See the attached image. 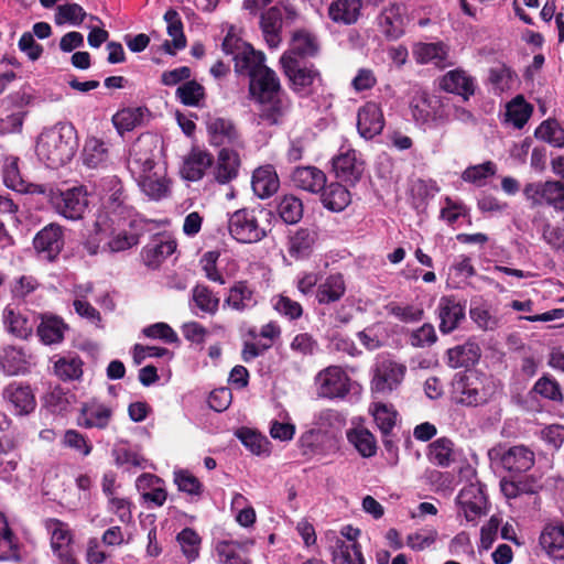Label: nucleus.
<instances>
[{"label": "nucleus", "instance_id": "24", "mask_svg": "<svg viewBox=\"0 0 564 564\" xmlns=\"http://www.w3.org/2000/svg\"><path fill=\"white\" fill-rule=\"evenodd\" d=\"M327 536L330 541L329 550L333 564H366L359 543L348 544L334 532Z\"/></svg>", "mask_w": 564, "mask_h": 564}, {"label": "nucleus", "instance_id": "34", "mask_svg": "<svg viewBox=\"0 0 564 564\" xmlns=\"http://www.w3.org/2000/svg\"><path fill=\"white\" fill-rule=\"evenodd\" d=\"M361 0H333L328 7L329 19L338 24H355L361 12Z\"/></svg>", "mask_w": 564, "mask_h": 564}, {"label": "nucleus", "instance_id": "9", "mask_svg": "<svg viewBox=\"0 0 564 564\" xmlns=\"http://www.w3.org/2000/svg\"><path fill=\"white\" fill-rule=\"evenodd\" d=\"M317 394L327 399H344L350 390L349 377L338 366L319 371L315 378Z\"/></svg>", "mask_w": 564, "mask_h": 564}, {"label": "nucleus", "instance_id": "3", "mask_svg": "<svg viewBox=\"0 0 564 564\" xmlns=\"http://www.w3.org/2000/svg\"><path fill=\"white\" fill-rule=\"evenodd\" d=\"M280 64L288 78L290 89L300 98H307L323 82L319 69L313 63H305L290 54H282Z\"/></svg>", "mask_w": 564, "mask_h": 564}, {"label": "nucleus", "instance_id": "23", "mask_svg": "<svg viewBox=\"0 0 564 564\" xmlns=\"http://www.w3.org/2000/svg\"><path fill=\"white\" fill-rule=\"evenodd\" d=\"M291 181L294 187L308 192L311 194H319L327 182L326 174L316 166H297L291 174Z\"/></svg>", "mask_w": 564, "mask_h": 564}, {"label": "nucleus", "instance_id": "50", "mask_svg": "<svg viewBox=\"0 0 564 564\" xmlns=\"http://www.w3.org/2000/svg\"><path fill=\"white\" fill-rule=\"evenodd\" d=\"M371 413L381 435H391L398 417V412L393 406L383 402H375Z\"/></svg>", "mask_w": 564, "mask_h": 564}, {"label": "nucleus", "instance_id": "8", "mask_svg": "<svg viewBox=\"0 0 564 564\" xmlns=\"http://www.w3.org/2000/svg\"><path fill=\"white\" fill-rule=\"evenodd\" d=\"M51 203L56 213L70 220L82 219L88 207L87 193L82 186L54 193Z\"/></svg>", "mask_w": 564, "mask_h": 564}, {"label": "nucleus", "instance_id": "10", "mask_svg": "<svg viewBox=\"0 0 564 564\" xmlns=\"http://www.w3.org/2000/svg\"><path fill=\"white\" fill-rule=\"evenodd\" d=\"M456 501L467 521H476L487 512V497L479 481L465 485Z\"/></svg>", "mask_w": 564, "mask_h": 564}, {"label": "nucleus", "instance_id": "2", "mask_svg": "<svg viewBox=\"0 0 564 564\" xmlns=\"http://www.w3.org/2000/svg\"><path fill=\"white\" fill-rule=\"evenodd\" d=\"M76 149L75 128L72 124L57 123L40 134L36 155L47 167L58 169L73 159Z\"/></svg>", "mask_w": 564, "mask_h": 564}, {"label": "nucleus", "instance_id": "28", "mask_svg": "<svg viewBox=\"0 0 564 564\" xmlns=\"http://www.w3.org/2000/svg\"><path fill=\"white\" fill-rule=\"evenodd\" d=\"M539 544L550 557L564 560V524H545L540 533Z\"/></svg>", "mask_w": 564, "mask_h": 564}, {"label": "nucleus", "instance_id": "39", "mask_svg": "<svg viewBox=\"0 0 564 564\" xmlns=\"http://www.w3.org/2000/svg\"><path fill=\"white\" fill-rule=\"evenodd\" d=\"M413 54L419 64L432 63L437 67H444L448 56V48L443 42L419 43Z\"/></svg>", "mask_w": 564, "mask_h": 564}, {"label": "nucleus", "instance_id": "53", "mask_svg": "<svg viewBox=\"0 0 564 564\" xmlns=\"http://www.w3.org/2000/svg\"><path fill=\"white\" fill-rule=\"evenodd\" d=\"M83 360L79 356H65L54 364L55 375L63 381L77 380L83 376Z\"/></svg>", "mask_w": 564, "mask_h": 564}, {"label": "nucleus", "instance_id": "63", "mask_svg": "<svg viewBox=\"0 0 564 564\" xmlns=\"http://www.w3.org/2000/svg\"><path fill=\"white\" fill-rule=\"evenodd\" d=\"M273 307L279 314L290 321L299 319L303 315L302 305L297 301H294L284 294H280L274 297Z\"/></svg>", "mask_w": 564, "mask_h": 564}, {"label": "nucleus", "instance_id": "19", "mask_svg": "<svg viewBox=\"0 0 564 564\" xmlns=\"http://www.w3.org/2000/svg\"><path fill=\"white\" fill-rule=\"evenodd\" d=\"M333 169L336 177L344 183L355 185L364 173V162L358 158L356 150H348L333 159Z\"/></svg>", "mask_w": 564, "mask_h": 564}, {"label": "nucleus", "instance_id": "57", "mask_svg": "<svg viewBox=\"0 0 564 564\" xmlns=\"http://www.w3.org/2000/svg\"><path fill=\"white\" fill-rule=\"evenodd\" d=\"M72 399H74L73 394L61 387H55L44 397V405L53 414H64L69 410Z\"/></svg>", "mask_w": 564, "mask_h": 564}, {"label": "nucleus", "instance_id": "11", "mask_svg": "<svg viewBox=\"0 0 564 564\" xmlns=\"http://www.w3.org/2000/svg\"><path fill=\"white\" fill-rule=\"evenodd\" d=\"M437 316L440 318V332L451 334L457 329L466 317V301L459 300L456 295H443L437 304Z\"/></svg>", "mask_w": 564, "mask_h": 564}, {"label": "nucleus", "instance_id": "20", "mask_svg": "<svg viewBox=\"0 0 564 564\" xmlns=\"http://www.w3.org/2000/svg\"><path fill=\"white\" fill-rule=\"evenodd\" d=\"M384 127L381 108L376 102H367L358 110L357 129L366 140L380 134Z\"/></svg>", "mask_w": 564, "mask_h": 564}, {"label": "nucleus", "instance_id": "17", "mask_svg": "<svg viewBox=\"0 0 564 564\" xmlns=\"http://www.w3.org/2000/svg\"><path fill=\"white\" fill-rule=\"evenodd\" d=\"M113 410L97 400H90L83 403L78 416L77 424L84 429L105 430L112 420Z\"/></svg>", "mask_w": 564, "mask_h": 564}, {"label": "nucleus", "instance_id": "26", "mask_svg": "<svg viewBox=\"0 0 564 564\" xmlns=\"http://www.w3.org/2000/svg\"><path fill=\"white\" fill-rule=\"evenodd\" d=\"M257 304L256 291L246 280L235 282L224 301V306L240 313L256 307Z\"/></svg>", "mask_w": 564, "mask_h": 564}, {"label": "nucleus", "instance_id": "4", "mask_svg": "<svg viewBox=\"0 0 564 564\" xmlns=\"http://www.w3.org/2000/svg\"><path fill=\"white\" fill-rule=\"evenodd\" d=\"M265 214L263 208L243 207L228 215L227 228L230 237L239 243H256L268 236L260 223Z\"/></svg>", "mask_w": 564, "mask_h": 564}, {"label": "nucleus", "instance_id": "46", "mask_svg": "<svg viewBox=\"0 0 564 564\" xmlns=\"http://www.w3.org/2000/svg\"><path fill=\"white\" fill-rule=\"evenodd\" d=\"M533 113V106L522 95H517L506 106L507 121L514 128L522 129Z\"/></svg>", "mask_w": 564, "mask_h": 564}, {"label": "nucleus", "instance_id": "47", "mask_svg": "<svg viewBox=\"0 0 564 564\" xmlns=\"http://www.w3.org/2000/svg\"><path fill=\"white\" fill-rule=\"evenodd\" d=\"M347 440L364 458L375 456L377 453V440L375 435L365 427L348 431Z\"/></svg>", "mask_w": 564, "mask_h": 564}, {"label": "nucleus", "instance_id": "27", "mask_svg": "<svg viewBox=\"0 0 564 564\" xmlns=\"http://www.w3.org/2000/svg\"><path fill=\"white\" fill-rule=\"evenodd\" d=\"M149 221L147 219L134 217L129 221L130 230H122L117 234L109 242L108 246L111 251L119 252L124 251L133 246H137L140 241V237L148 231Z\"/></svg>", "mask_w": 564, "mask_h": 564}, {"label": "nucleus", "instance_id": "61", "mask_svg": "<svg viewBox=\"0 0 564 564\" xmlns=\"http://www.w3.org/2000/svg\"><path fill=\"white\" fill-rule=\"evenodd\" d=\"M140 186L151 199L159 200L166 196L169 188L163 178L154 177L149 173H141Z\"/></svg>", "mask_w": 564, "mask_h": 564}, {"label": "nucleus", "instance_id": "44", "mask_svg": "<svg viewBox=\"0 0 564 564\" xmlns=\"http://www.w3.org/2000/svg\"><path fill=\"white\" fill-rule=\"evenodd\" d=\"M531 395H539L544 400L551 401L556 404L564 403V393L560 382L550 373H544L540 377L530 392Z\"/></svg>", "mask_w": 564, "mask_h": 564}, {"label": "nucleus", "instance_id": "48", "mask_svg": "<svg viewBox=\"0 0 564 564\" xmlns=\"http://www.w3.org/2000/svg\"><path fill=\"white\" fill-rule=\"evenodd\" d=\"M109 161V149L100 139L90 138L84 147V163L91 169L107 165Z\"/></svg>", "mask_w": 564, "mask_h": 564}, {"label": "nucleus", "instance_id": "6", "mask_svg": "<svg viewBox=\"0 0 564 564\" xmlns=\"http://www.w3.org/2000/svg\"><path fill=\"white\" fill-rule=\"evenodd\" d=\"M406 366L391 358H382L376 364L370 381V390L376 399L388 398L404 380Z\"/></svg>", "mask_w": 564, "mask_h": 564}, {"label": "nucleus", "instance_id": "15", "mask_svg": "<svg viewBox=\"0 0 564 564\" xmlns=\"http://www.w3.org/2000/svg\"><path fill=\"white\" fill-rule=\"evenodd\" d=\"M100 189L107 197L106 207L112 213L131 216L133 208L128 204L122 181L117 175H110L100 180Z\"/></svg>", "mask_w": 564, "mask_h": 564}, {"label": "nucleus", "instance_id": "14", "mask_svg": "<svg viewBox=\"0 0 564 564\" xmlns=\"http://www.w3.org/2000/svg\"><path fill=\"white\" fill-rule=\"evenodd\" d=\"M2 397L17 415H28L36 406L35 395L29 384L13 381L3 389Z\"/></svg>", "mask_w": 564, "mask_h": 564}, {"label": "nucleus", "instance_id": "56", "mask_svg": "<svg viewBox=\"0 0 564 564\" xmlns=\"http://www.w3.org/2000/svg\"><path fill=\"white\" fill-rule=\"evenodd\" d=\"M175 95L184 106L188 107H198L206 97L205 87L196 80L183 83L177 87Z\"/></svg>", "mask_w": 564, "mask_h": 564}, {"label": "nucleus", "instance_id": "31", "mask_svg": "<svg viewBox=\"0 0 564 564\" xmlns=\"http://www.w3.org/2000/svg\"><path fill=\"white\" fill-rule=\"evenodd\" d=\"M253 193L261 199L269 198L280 187V181L274 167L270 164L254 170L251 180Z\"/></svg>", "mask_w": 564, "mask_h": 564}, {"label": "nucleus", "instance_id": "51", "mask_svg": "<svg viewBox=\"0 0 564 564\" xmlns=\"http://www.w3.org/2000/svg\"><path fill=\"white\" fill-rule=\"evenodd\" d=\"M276 212L285 224L294 225L303 217V203L294 195H284L278 204Z\"/></svg>", "mask_w": 564, "mask_h": 564}, {"label": "nucleus", "instance_id": "35", "mask_svg": "<svg viewBox=\"0 0 564 564\" xmlns=\"http://www.w3.org/2000/svg\"><path fill=\"white\" fill-rule=\"evenodd\" d=\"M28 368V360L21 347L6 345L0 348V370L7 376L23 373Z\"/></svg>", "mask_w": 564, "mask_h": 564}, {"label": "nucleus", "instance_id": "25", "mask_svg": "<svg viewBox=\"0 0 564 564\" xmlns=\"http://www.w3.org/2000/svg\"><path fill=\"white\" fill-rule=\"evenodd\" d=\"M259 25L267 44L271 47H278L281 42L283 28L282 10L278 6L269 7L260 13Z\"/></svg>", "mask_w": 564, "mask_h": 564}, {"label": "nucleus", "instance_id": "36", "mask_svg": "<svg viewBox=\"0 0 564 564\" xmlns=\"http://www.w3.org/2000/svg\"><path fill=\"white\" fill-rule=\"evenodd\" d=\"M4 322L8 330L15 337L26 339L32 335L36 317L33 313L24 314L8 306L4 310Z\"/></svg>", "mask_w": 564, "mask_h": 564}, {"label": "nucleus", "instance_id": "29", "mask_svg": "<svg viewBox=\"0 0 564 564\" xmlns=\"http://www.w3.org/2000/svg\"><path fill=\"white\" fill-rule=\"evenodd\" d=\"M241 160L238 152L230 148H221L217 155L214 171L215 180L219 184H227L238 176Z\"/></svg>", "mask_w": 564, "mask_h": 564}, {"label": "nucleus", "instance_id": "30", "mask_svg": "<svg viewBox=\"0 0 564 564\" xmlns=\"http://www.w3.org/2000/svg\"><path fill=\"white\" fill-rule=\"evenodd\" d=\"M137 490L145 501H150L158 507L164 505L167 492L164 487V480L160 477L144 473L135 480Z\"/></svg>", "mask_w": 564, "mask_h": 564}, {"label": "nucleus", "instance_id": "64", "mask_svg": "<svg viewBox=\"0 0 564 564\" xmlns=\"http://www.w3.org/2000/svg\"><path fill=\"white\" fill-rule=\"evenodd\" d=\"M410 108L415 121L424 123L431 118L432 98L426 91H419L413 97Z\"/></svg>", "mask_w": 564, "mask_h": 564}, {"label": "nucleus", "instance_id": "49", "mask_svg": "<svg viewBox=\"0 0 564 564\" xmlns=\"http://www.w3.org/2000/svg\"><path fill=\"white\" fill-rule=\"evenodd\" d=\"M173 481L178 491L184 492L192 498H200L204 492V486L200 480L187 469H175L173 473Z\"/></svg>", "mask_w": 564, "mask_h": 564}, {"label": "nucleus", "instance_id": "1", "mask_svg": "<svg viewBox=\"0 0 564 564\" xmlns=\"http://www.w3.org/2000/svg\"><path fill=\"white\" fill-rule=\"evenodd\" d=\"M249 96L258 106L259 119L268 126L282 124L292 107L279 76L270 67L262 68L249 78Z\"/></svg>", "mask_w": 564, "mask_h": 564}, {"label": "nucleus", "instance_id": "32", "mask_svg": "<svg viewBox=\"0 0 564 564\" xmlns=\"http://www.w3.org/2000/svg\"><path fill=\"white\" fill-rule=\"evenodd\" d=\"M317 240V232L312 228L301 227L289 237L288 251L295 260L308 258Z\"/></svg>", "mask_w": 564, "mask_h": 564}, {"label": "nucleus", "instance_id": "42", "mask_svg": "<svg viewBox=\"0 0 564 564\" xmlns=\"http://www.w3.org/2000/svg\"><path fill=\"white\" fill-rule=\"evenodd\" d=\"M480 349L475 343H465L447 350V365L451 368H468L480 357Z\"/></svg>", "mask_w": 564, "mask_h": 564}, {"label": "nucleus", "instance_id": "21", "mask_svg": "<svg viewBox=\"0 0 564 564\" xmlns=\"http://www.w3.org/2000/svg\"><path fill=\"white\" fill-rule=\"evenodd\" d=\"M214 162L215 159L212 153L194 147L184 159L181 170L182 176L187 181L197 182L204 177L205 172L213 166Z\"/></svg>", "mask_w": 564, "mask_h": 564}, {"label": "nucleus", "instance_id": "54", "mask_svg": "<svg viewBox=\"0 0 564 564\" xmlns=\"http://www.w3.org/2000/svg\"><path fill=\"white\" fill-rule=\"evenodd\" d=\"M46 529L51 534V546L54 553L70 547L72 534L64 522L57 519H50L46 521Z\"/></svg>", "mask_w": 564, "mask_h": 564}, {"label": "nucleus", "instance_id": "16", "mask_svg": "<svg viewBox=\"0 0 564 564\" xmlns=\"http://www.w3.org/2000/svg\"><path fill=\"white\" fill-rule=\"evenodd\" d=\"M405 11L404 4L392 2L380 12L378 24L388 41H395L403 36L405 32Z\"/></svg>", "mask_w": 564, "mask_h": 564}, {"label": "nucleus", "instance_id": "33", "mask_svg": "<svg viewBox=\"0 0 564 564\" xmlns=\"http://www.w3.org/2000/svg\"><path fill=\"white\" fill-rule=\"evenodd\" d=\"M177 243L174 239L158 237L143 247L141 256L148 267H158L176 250Z\"/></svg>", "mask_w": 564, "mask_h": 564}, {"label": "nucleus", "instance_id": "12", "mask_svg": "<svg viewBox=\"0 0 564 564\" xmlns=\"http://www.w3.org/2000/svg\"><path fill=\"white\" fill-rule=\"evenodd\" d=\"M206 129L209 143L214 147H242L241 135L232 120L208 116Z\"/></svg>", "mask_w": 564, "mask_h": 564}, {"label": "nucleus", "instance_id": "22", "mask_svg": "<svg viewBox=\"0 0 564 564\" xmlns=\"http://www.w3.org/2000/svg\"><path fill=\"white\" fill-rule=\"evenodd\" d=\"M440 86L447 93L460 96L464 101L469 100L476 91L475 78L460 68L447 72L442 77Z\"/></svg>", "mask_w": 564, "mask_h": 564}, {"label": "nucleus", "instance_id": "59", "mask_svg": "<svg viewBox=\"0 0 564 564\" xmlns=\"http://www.w3.org/2000/svg\"><path fill=\"white\" fill-rule=\"evenodd\" d=\"M167 23V34L172 37V44L175 50L186 47L187 41L183 31V22L177 11L170 9L164 14Z\"/></svg>", "mask_w": 564, "mask_h": 564}, {"label": "nucleus", "instance_id": "45", "mask_svg": "<svg viewBox=\"0 0 564 564\" xmlns=\"http://www.w3.org/2000/svg\"><path fill=\"white\" fill-rule=\"evenodd\" d=\"M65 329L67 325L61 317L43 315L37 326V335L45 345L57 344L64 339Z\"/></svg>", "mask_w": 564, "mask_h": 564}, {"label": "nucleus", "instance_id": "52", "mask_svg": "<svg viewBox=\"0 0 564 564\" xmlns=\"http://www.w3.org/2000/svg\"><path fill=\"white\" fill-rule=\"evenodd\" d=\"M147 108H123L112 117V123L120 133L131 131L141 124Z\"/></svg>", "mask_w": 564, "mask_h": 564}, {"label": "nucleus", "instance_id": "38", "mask_svg": "<svg viewBox=\"0 0 564 564\" xmlns=\"http://www.w3.org/2000/svg\"><path fill=\"white\" fill-rule=\"evenodd\" d=\"M319 44L316 36L306 31L297 30L292 35L291 48L283 54H290L295 58L315 57L318 54Z\"/></svg>", "mask_w": 564, "mask_h": 564}, {"label": "nucleus", "instance_id": "13", "mask_svg": "<svg viewBox=\"0 0 564 564\" xmlns=\"http://www.w3.org/2000/svg\"><path fill=\"white\" fill-rule=\"evenodd\" d=\"M158 140L152 134H141L132 143L129 164L140 173H150L155 166V150Z\"/></svg>", "mask_w": 564, "mask_h": 564}, {"label": "nucleus", "instance_id": "41", "mask_svg": "<svg viewBox=\"0 0 564 564\" xmlns=\"http://www.w3.org/2000/svg\"><path fill=\"white\" fill-rule=\"evenodd\" d=\"M345 292L346 284L343 274H330L318 284L316 300L319 304L335 303L344 296Z\"/></svg>", "mask_w": 564, "mask_h": 564}, {"label": "nucleus", "instance_id": "58", "mask_svg": "<svg viewBox=\"0 0 564 564\" xmlns=\"http://www.w3.org/2000/svg\"><path fill=\"white\" fill-rule=\"evenodd\" d=\"M237 437L253 455H261L267 452L269 440L249 427H241L236 432Z\"/></svg>", "mask_w": 564, "mask_h": 564}, {"label": "nucleus", "instance_id": "40", "mask_svg": "<svg viewBox=\"0 0 564 564\" xmlns=\"http://www.w3.org/2000/svg\"><path fill=\"white\" fill-rule=\"evenodd\" d=\"M323 206L332 212L344 210L351 200L349 191L341 183L325 184L321 192Z\"/></svg>", "mask_w": 564, "mask_h": 564}, {"label": "nucleus", "instance_id": "18", "mask_svg": "<svg viewBox=\"0 0 564 564\" xmlns=\"http://www.w3.org/2000/svg\"><path fill=\"white\" fill-rule=\"evenodd\" d=\"M33 245L37 252L43 253L47 260L54 261L64 247L62 227L57 224H48L35 235Z\"/></svg>", "mask_w": 564, "mask_h": 564}, {"label": "nucleus", "instance_id": "55", "mask_svg": "<svg viewBox=\"0 0 564 564\" xmlns=\"http://www.w3.org/2000/svg\"><path fill=\"white\" fill-rule=\"evenodd\" d=\"M534 135L555 148L564 147V129L555 119L544 120L535 129Z\"/></svg>", "mask_w": 564, "mask_h": 564}, {"label": "nucleus", "instance_id": "5", "mask_svg": "<svg viewBox=\"0 0 564 564\" xmlns=\"http://www.w3.org/2000/svg\"><path fill=\"white\" fill-rule=\"evenodd\" d=\"M452 388L456 403L462 405L477 406L487 403L491 398L484 378L474 371L457 372Z\"/></svg>", "mask_w": 564, "mask_h": 564}, {"label": "nucleus", "instance_id": "62", "mask_svg": "<svg viewBox=\"0 0 564 564\" xmlns=\"http://www.w3.org/2000/svg\"><path fill=\"white\" fill-rule=\"evenodd\" d=\"M20 545L18 538L9 528L0 533V561H19Z\"/></svg>", "mask_w": 564, "mask_h": 564}, {"label": "nucleus", "instance_id": "37", "mask_svg": "<svg viewBox=\"0 0 564 564\" xmlns=\"http://www.w3.org/2000/svg\"><path fill=\"white\" fill-rule=\"evenodd\" d=\"M235 69L237 73L247 74L249 78L257 72L267 68L264 64L265 56L262 52H257L251 45H243L241 52L234 57Z\"/></svg>", "mask_w": 564, "mask_h": 564}, {"label": "nucleus", "instance_id": "43", "mask_svg": "<svg viewBox=\"0 0 564 564\" xmlns=\"http://www.w3.org/2000/svg\"><path fill=\"white\" fill-rule=\"evenodd\" d=\"M191 303L200 313L214 316L219 310L220 299L205 284H196L191 291Z\"/></svg>", "mask_w": 564, "mask_h": 564}, {"label": "nucleus", "instance_id": "7", "mask_svg": "<svg viewBox=\"0 0 564 564\" xmlns=\"http://www.w3.org/2000/svg\"><path fill=\"white\" fill-rule=\"evenodd\" d=\"M523 195L533 207L546 204L564 213V183L561 181L528 183Z\"/></svg>", "mask_w": 564, "mask_h": 564}, {"label": "nucleus", "instance_id": "60", "mask_svg": "<svg viewBox=\"0 0 564 564\" xmlns=\"http://www.w3.org/2000/svg\"><path fill=\"white\" fill-rule=\"evenodd\" d=\"M497 166L492 161H487L482 164L468 166L462 174L465 182L481 186L485 180L496 174Z\"/></svg>", "mask_w": 564, "mask_h": 564}]
</instances>
